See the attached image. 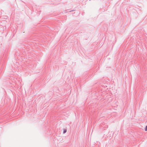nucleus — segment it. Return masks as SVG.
<instances>
[{
	"label": "nucleus",
	"mask_w": 147,
	"mask_h": 147,
	"mask_svg": "<svg viewBox=\"0 0 147 147\" xmlns=\"http://www.w3.org/2000/svg\"><path fill=\"white\" fill-rule=\"evenodd\" d=\"M66 130L65 129H64V130H63V133L64 134L66 132Z\"/></svg>",
	"instance_id": "obj_1"
},
{
	"label": "nucleus",
	"mask_w": 147,
	"mask_h": 147,
	"mask_svg": "<svg viewBox=\"0 0 147 147\" xmlns=\"http://www.w3.org/2000/svg\"><path fill=\"white\" fill-rule=\"evenodd\" d=\"M145 130L146 131H147V125L146 126V128H145Z\"/></svg>",
	"instance_id": "obj_2"
}]
</instances>
